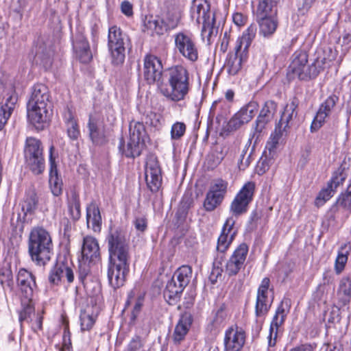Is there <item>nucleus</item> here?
I'll use <instances>...</instances> for the list:
<instances>
[{
  "label": "nucleus",
  "mask_w": 351,
  "mask_h": 351,
  "mask_svg": "<svg viewBox=\"0 0 351 351\" xmlns=\"http://www.w3.org/2000/svg\"><path fill=\"white\" fill-rule=\"evenodd\" d=\"M143 75L147 84H156L160 93L169 100L180 101L189 93V74L182 65L169 68L163 75L160 58L147 54L143 58Z\"/></svg>",
  "instance_id": "f257e3e1"
},
{
  "label": "nucleus",
  "mask_w": 351,
  "mask_h": 351,
  "mask_svg": "<svg viewBox=\"0 0 351 351\" xmlns=\"http://www.w3.org/2000/svg\"><path fill=\"white\" fill-rule=\"evenodd\" d=\"M51 101L49 88L43 84H36L32 87L27 104V119L38 130L47 126L51 114Z\"/></svg>",
  "instance_id": "f03ea898"
},
{
  "label": "nucleus",
  "mask_w": 351,
  "mask_h": 351,
  "mask_svg": "<svg viewBox=\"0 0 351 351\" xmlns=\"http://www.w3.org/2000/svg\"><path fill=\"white\" fill-rule=\"evenodd\" d=\"M52 248V239L47 230L39 226L31 230L28 239V252L36 265L45 266L51 259Z\"/></svg>",
  "instance_id": "7ed1b4c3"
},
{
  "label": "nucleus",
  "mask_w": 351,
  "mask_h": 351,
  "mask_svg": "<svg viewBox=\"0 0 351 351\" xmlns=\"http://www.w3.org/2000/svg\"><path fill=\"white\" fill-rule=\"evenodd\" d=\"M191 14L197 23H202V36L209 40L215 29V14L210 11L208 0H193Z\"/></svg>",
  "instance_id": "20e7f679"
},
{
  "label": "nucleus",
  "mask_w": 351,
  "mask_h": 351,
  "mask_svg": "<svg viewBox=\"0 0 351 351\" xmlns=\"http://www.w3.org/2000/svg\"><path fill=\"white\" fill-rule=\"evenodd\" d=\"M145 128L143 123L132 121L130 123V138L126 147L123 138H120L119 148L120 152L128 158H135L140 156L144 147L143 138Z\"/></svg>",
  "instance_id": "39448f33"
},
{
  "label": "nucleus",
  "mask_w": 351,
  "mask_h": 351,
  "mask_svg": "<svg viewBox=\"0 0 351 351\" xmlns=\"http://www.w3.org/2000/svg\"><path fill=\"white\" fill-rule=\"evenodd\" d=\"M109 259H130V245L125 233L119 228L110 227L106 237Z\"/></svg>",
  "instance_id": "423d86ee"
},
{
  "label": "nucleus",
  "mask_w": 351,
  "mask_h": 351,
  "mask_svg": "<svg viewBox=\"0 0 351 351\" xmlns=\"http://www.w3.org/2000/svg\"><path fill=\"white\" fill-rule=\"evenodd\" d=\"M128 41V36L117 25L110 27L108 34V47L110 52L112 63L120 65L125 60V44Z\"/></svg>",
  "instance_id": "0eeeda50"
},
{
  "label": "nucleus",
  "mask_w": 351,
  "mask_h": 351,
  "mask_svg": "<svg viewBox=\"0 0 351 351\" xmlns=\"http://www.w3.org/2000/svg\"><path fill=\"white\" fill-rule=\"evenodd\" d=\"M289 69L293 77L300 80H308L315 78L319 73L320 69L316 66V62L308 64V55L305 51H295Z\"/></svg>",
  "instance_id": "6e6552de"
},
{
  "label": "nucleus",
  "mask_w": 351,
  "mask_h": 351,
  "mask_svg": "<svg viewBox=\"0 0 351 351\" xmlns=\"http://www.w3.org/2000/svg\"><path fill=\"white\" fill-rule=\"evenodd\" d=\"M41 142L33 137L26 139L25 157L31 171L36 175L40 174L45 169V160Z\"/></svg>",
  "instance_id": "1a4fd4ad"
},
{
  "label": "nucleus",
  "mask_w": 351,
  "mask_h": 351,
  "mask_svg": "<svg viewBox=\"0 0 351 351\" xmlns=\"http://www.w3.org/2000/svg\"><path fill=\"white\" fill-rule=\"evenodd\" d=\"M176 49L186 60L195 62L198 60V47L192 34L184 32L174 36Z\"/></svg>",
  "instance_id": "9d476101"
},
{
  "label": "nucleus",
  "mask_w": 351,
  "mask_h": 351,
  "mask_svg": "<svg viewBox=\"0 0 351 351\" xmlns=\"http://www.w3.org/2000/svg\"><path fill=\"white\" fill-rule=\"evenodd\" d=\"M130 271V259H109L107 276L110 285L117 289L125 284Z\"/></svg>",
  "instance_id": "9b49d317"
},
{
  "label": "nucleus",
  "mask_w": 351,
  "mask_h": 351,
  "mask_svg": "<svg viewBox=\"0 0 351 351\" xmlns=\"http://www.w3.org/2000/svg\"><path fill=\"white\" fill-rule=\"evenodd\" d=\"M254 191V182H247L243 185L230 204V211L233 215L238 217L247 212L248 206L252 201Z\"/></svg>",
  "instance_id": "f8f14e48"
},
{
  "label": "nucleus",
  "mask_w": 351,
  "mask_h": 351,
  "mask_svg": "<svg viewBox=\"0 0 351 351\" xmlns=\"http://www.w3.org/2000/svg\"><path fill=\"white\" fill-rule=\"evenodd\" d=\"M227 189L228 182L222 179H217L211 182L204 202V207L206 211L214 210L222 203Z\"/></svg>",
  "instance_id": "ddd939ff"
},
{
  "label": "nucleus",
  "mask_w": 351,
  "mask_h": 351,
  "mask_svg": "<svg viewBox=\"0 0 351 351\" xmlns=\"http://www.w3.org/2000/svg\"><path fill=\"white\" fill-rule=\"evenodd\" d=\"M290 308V300L284 299L276 309L269 328V335L267 337L269 347H274L279 328L284 324Z\"/></svg>",
  "instance_id": "4468645a"
},
{
  "label": "nucleus",
  "mask_w": 351,
  "mask_h": 351,
  "mask_svg": "<svg viewBox=\"0 0 351 351\" xmlns=\"http://www.w3.org/2000/svg\"><path fill=\"white\" fill-rule=\"evenodd\" d=\"M16 281L23 302L32 301L36 287L35 276L30 271L21 268L18 271Z\"/></svg>",
  "instance_id": "2eb2a0df"
},
{
  "label": "nucleus",
  "mask_w": 351,
  "mask_h": 351,
  "mask_svg": "<svg viewBox=\"0 0 351 351\" xmlns=\"http://www.w3.org/2000/svg\"><path fill=\"white\" fill-rule=\"evenodd\" d=\"M338 97L335 95H330L321 104L319 108L311 125V132H317L326 121V119L330 115L335 108Z\"/></svg>",
  "instance_id": "dca6fc26"
},
{
  "label": "nucleus",
  "mask_w": 351,
  "mask_h": 351,
  "mask_svg": "<svg viewBox=\"0 0 351 351\" xmlns=\"http://www.w3.org/2000/svg\"><path fill=\"white\" fill-rule=\"evenodd\" d=\"M245 341V332L237 326H232L225 332L224 351H241Z\"/></svg>",
  "instance_id": "f3484780"
},
{
  "label": "nucleus",
  "mask_w": 351,
  "mask_h": 351,
  "mask_svg": "<svg viewBox=\"0 0 351 351\" xmlns=\"http://www.w3.org/2000/svg\"><path fill=\"white\" fill-rule=\"evenodd\" d=\"M248 252L245 243L240 244L234 251L226 265V273L231 276L237 275L243 267Z\"/></svg>",
  "instance_id": "a211bd4d"
},
{
  "label": "nucleus",
  "mask_w": 351,
  "mask_h": 351,
  "mask_svg": "<svg viewBox=\"0 0 351 351\" xmlns=\"http://www.w3.org/2000/svg\"><path fill=\"white\" fill-rule=\"evenodd\" d=\"M145 180L147 187L153 192H157L162 184L161 169L158 161L149 160L145 167Z\"/></svg>",
  "instance_id": "6ab92c4d"
},
{
  "label": "nucleus",
  "mask_w": 351,
  "mask_h": 351,
  "mask_svg": "<svg viewBox=\"0 0 351 351\" xmlns=\"http://www.w3.org/2000/svg\"><path fill=\"white\" fill-rule=\"evenodd\" d=\"M269 285V278H264L258 287L255 306V314L257 317H264L271 306V304L268 303L267 298Z\"/></svg>",
  "instance_id": "aec40b11"
},
{
  "label": "nucleus",
  "mask_w": 351,
  "mask_h": 351,
  "mask_svg": "<svg viewBox=\"0 0 351 351\" xmlns=\"http://www.w3.org/2000/svg\"><path fill=\"white\" fill-rule=\"evenodd\" d=\"M351 300V278H342L337 293V302L334 305L332 313H337L341 308L346 307Z\"/></svg>",
  "instance_id": "412c9836"
},
{
  "label": "nucleus",
  "mask_w": 351,
  "mask_h": 351,
  "mask_svg": "<svg viewBox=\"0 0 351 351\" xmlns=\"http://www.w3.org/2000/svg\"><path fill=\"white\" fill-rule=\"evenodd\" d=\"M64 278H66L68 283L73 282L74 280L73 271L64 263H57L50 271L49 282L53 285H58Z\"/></svg>",
  "instance_id": "4be33fe9"
},
{
  "label": "nucleus",
  "mask_w": 351,
  "mask_h": 351,
  "mask_svg": "<svg viewBox=\"0 0 351 351\" xmlns=\"http://www.w3.org/2000/svg\"><path fill=\"white\" fill-rule=\"evenodd\" d=\"M82 255L83 261H88L89 263H96L99 260V246L95 238L90 236L84 238Z\"/></svg>",
  "instance_id": "5701e85b"
},
{
  "label": "nucleus",
  "mask_w": 351,
  "mask_h": 351,
  "mask_svg": "<svg viewBox=\"0 0 351 351\" xmlns=\"http://www.w3.org/2000/svg\"><path fill=\"white\" fill-rule=\"evenodd\" d=\"M276 103L272 100H268L265 102L256 121L254 130L256 132L261 133L267 123L272 119L276 111Z\"/></svg>",
  "instance_id": "b1692460"
},
{
  "label": "nucleus",
  "mask_w": 351,
  "mask_h": 351,
  "mask_svg": "<svg viewBox=\"0 0 351 351\" xmlns=\"http://www.w3.org/2000/svg\"><path fill=\"white\" fill-rule=\"evenodd\" d=\"M53 150L54 147L53 145H51L49 149L50 171L49 182L53 195L58 196L62 191V181L58 176L55 158L53 156Z\"/></svg>",
  "instance_id": "393cba45"
},
{
  "label": "nucleus",
  "mask_w": 351,
  "mask_h": 351,
  "mask_svg": "<svg viewBox=\"0 0 351 351\" xmlns=\"http://www.w3.org/2000/svg\"><path fill=\"white\" fill-rule=\"evenodd\" d=\"M192 322L193 318L191 313L184 312L181 315V317L175 327L173 335V340L175 343L179 344L184 340L189 330Z\"/></svg>",
  "instance_id": "a878e982"
},
{
  "label": "nucleus",
  "mask_w": 351,
  "mask_h": 351,
  "mask_svg": "<svg viewBox=\"0 0 351 351\" xmlns=\"http://www.w3.org/2000/svg\"><path fill=\"white\" fill-rule=\"evenodd\" d=\"M277 14L256 15L260 33L265 37L272 35L278 27Z\"/></svg>",
  "instance_id": "bb28decb"
},
{
  "label": "nucleus",
  "mask_w": 351,
  "mask_h": 351,
  "mask_svg": "<svg viewBox=\"0 0 351 351\" xmlns=\"http://www.w3.org/2000/svg\"><path fill=\"white\" fill-rule=\"evenodd\" d=\"M184 288L175 278L168 281L164 291V297L170 305H174L180 300Z\"/></svg>",
  "instance_id": "cd10ccee"
},
{
  "label": "nucleus",
  "mask_w": 351,
  "mask_h": 351,
  "mask_svg": "<svg viewBox=\"0 0 351 351\" xmlns=\"http://www.w3.org/2000/svg\"><path fill=\"white\" fill-rule=\"evenodd\" d=\"M73 48L78 59L82 63H88L92 60L93 56L89 44L82 35L73 43Z\"/></svg>",
  "instance_id": "c85d7f7f"
},
{
  "label": "nucleus",
  "mask_w": 351,
  "mask_h": 351,
  "mask_svg": "<svg viewBox=\"0 0 351 351\" xmlns=\"http://www.w3.org/2000/svg\"><path fill=\"white\" fill-rule=\"evenodd\" d=\"M298 106V100L295 97L293 98L291 102L285 106L277 126L280 127L283 130H287V128L290 127V122L293 120V118L297 117L296 109Z\"/></svg>",
  "instance_id": "c756f323"
},
{
  "label": "nucleus",
  "mask_w": 351,
  "mask_h": 351,
  "mask_svg": "<svg viewBox=\"0 0 351 351\" xmlns=\"http://www.w3.org/2000/svg\"><path fill=\"white\" fill-rule=\"evenodd\" d=\"M234 49V53L229 54L226 64L228 73L232 75H237L241 70L243 62L246 56V54H243L245 52H243V50Z\"/></svg>",
  "instance_id": "7c9ffc66"
},
{
  "label": "nucleus",
  "mask_w": 351,
  "mask_h": 351,
  "mask_svg": "<svg viewBox=\"0 0 351 351\" xmlns=\"http://www.w3.org/2000/svg\"><path fill=\"white\" fill-rule=\"evenodd\" d=\"M86 223L88 228L94 232H99L101 225V217L98 206L90 203L86 208Z\"/></svg>",
  "instance_id": "2f4dec72"
},
{
  "label": "nucleus",
  "mask_w": 351,
  "mask_h": 351,
  "mask_svg": "<svg viewBox=\"0 0 351 351\" xmlns=\"http://www.w3.org/2000/svg\"><path fill=\"white\" fill-rule=\"evenodd\" d=\"M18 97L16 94L12 93L5 100V104H0V130L6 124L14 110Z\"/></svg>",
  "instance_id": "473e14b6"
},
{
  "label": "nucleus",
  "mask_w": 351,
  "mask_h": 351,
  "mask_svg": "<svg viewBox=\"0 0 351 351\" xmlns=\"http://www.w3.org/2000/svg\"><path fill=\"white\" fill-rule=\"evenodd\" d=\"M339 207L349 213H351V184L348 186L345 192L339 195L336 202L332 206L330 211L333 214H336L339 211Z\"/></svg>",
  "instance_id": "72a5a7b5"
},
{
  "label": "nucleus",
  "mask_w": 351,
  "mask_h": 351,
  "mask_svg": "<svg viewBox=\"0 0 351 351\" xmlns=\"http://www.w3.org/2000/svg\"><path fill=\"white\" fill-rule=\"evenodd\" d=\"M64 120L68 136L71 140H77L80 136V132L77 121L69 109L64 114Z\"/></svg>",
  "instance_id": "f704fd0d"
},
{
  "label": "nucleus",
  "mask_w": 351,
  "mask_h": 351,
  "mask_svg": "<svg viewBox=\"0 0 351 351\" xmlns=\"http://www.w3.org/2000/svg\"><path fill=\"white\" fill-rule=\"evenodd\" d=\"M38 199L34 190H28L22 202V210L25 215H32L37 209Z\"/></svg>",
  "instance_id": "c9c22d12"
},
{
  "label": "nucleus",
  "mask_w": 351,
  "mask_h": 351,
  "mask_svg": "<svg viewBox=\"0 0 351 351\" xmlns=\"http://www.w3.org/2000/svg\"><path fill=\"white\" fill-rule=\"evenodd\" d=\"M88 128L89 136L94 144L102 145L106 142L104 131L97 125L92 117L89 118Z\"/></svg>",
  "instance_id": "e433bc0d"
},
{
  "label": "nucleus",
  "mask_w": 351,
  "mask_h": 351,
  "mask_svg": "<svg viewBox=\"0 0 351 351\" xmlns=\"http://www.w3.org/2000/svg\"><path fill=\"white\" fill-rule=\"evenodd\" d=\"M256 33V27L254 25H251L245 32H243L242 36L238 38L235 49L237 51L243 50V52H246L252 40L254 38Z\"/></svg>",
  "instance_id": "4c0bfd02"
},
{
  "label": "nucleus",
  "mask_w": 351,
  "mask_h": 351,
  "mask_svg": "<svg viewBox=\"0 0 351 351\" xmlns=\"http://www.w3.org/2000/svg\"><path fill=\"white\" fill-rule=\"evenodd\" d=\"M278 0H258L256 15L277 14Z\"/></svg>",
  "instance_id": "58836bf2"
},
{
  "label": "nucleus",
  "mask_w": 351,
  "mask_h": 351,
  "mask_svg": "<svg viewBox=\"0 0 351 351\" xmlns=\"http://www.w3.org/2000/svg\"><path fill=\"white\" fill-rule=\"evenodd\" d=\"M172 278L185 288L192 278V268L189 265H182L176 271Z\"/></svg>",
  "instance_id": "ea45409f"
},
{
  "label": "nucleus",
  "mask_w": 351,
  "mask_h": 351,
  "mask_svg": "<svg viewBox=\"0 0 351 351\" xmlns=\"http://www.w3.org/2000/svg\"><path fill=\"white\" fill-rule=\"evenodd\" d=\"M68 206L72 218L74 220L80 219L81 215L79 195L72 190L68 195Z\"/></svg>",
  "instance_id": "a19ab883"
},
{
  "label": "nucleus",
  "mask_w": 351,
  "mask_h": 351,
  "mask_svg": "<svg viewBox=\"0 0 351 351\" xmlns=\"http://www.w3.org/2000/svg\"><path fill=\"white\" fill-rule=\"evenodd\" d=\"M350 251L351 245L350 243H346L341 246L335 261V269L337 273H340L344 268L348 261V256Z\"/></svg>",
  "instance_id": "79ce46f5"
},
{
  "label": "nucleus",
  "mask_w": 351,
  "mask_h": 351,
  "mask_svg": "<svg viewBox=\"0 0 351 351\" xmlns=\"http://www.w3.org/2000/svg\"><path fill=\"white\" fill-rule=\"evenodd\" d=\"M256 111L257 104L255 102H250L236 114L241 120V122H243V123L245 124L252 119L255 116Z\"/></svg>",
  "instance_id": "37998d69"
},
{
  "label": "nucleus",
  "mask_w": 351,
  "mask_h": 351,
  "mask_svg": "<svg viewBox=\"0 0 351 351\" xmlns=\"http://www.w3.org/2000/svg\"><path fill=\"white\" fill-rule=\"evenodd\" d=\"M181 19L180 12L176 8L169 9L165 16L162 19V23H165L167 28H176Z\"/></svg>",
  "instance_id": "c03bdc74"
},
{
  "label": "nucleus",
  "mask_w": 351,
  "mask_h": 351,
  "mask_svg": "<svg viewBox=\"0 0 351 351\" xmlns=\"http://www.w3.org/2000/svg\"><path fill=\"white\" fill-rule=\"evenodd\" d=\"M275 154L270 155L269 152L265 151L258 162L256 171L258 175L266 173L274 163Z\"/></svg>",
  "instance_id": "a18cd8bd"
},
{
  "label": "nucleus",
  "mask_w": 351,
  "mask_h": 351,
  "mask_svg": "<svg viewBox=\"0 0 351 351\" xmlns=\"http://www.w3.org/2000/svg\"><path fill=\"white\" fill-rule=\"evenodd\" d=\"M284 132H286V130H283L280 127L276 126L274 132L271 134L265 147V151L269 152L270 155L275 154V150Z\"/></svg>",
  "instance_id": "49530a36"
},
{
  "label": "nucleus",
  "mask_w": 351,
  "mask_h": 351,
  "mask_svg": "<svg viewBox=\"0 0 351 351\" xmlns=\"http://www.w3.org/2000/svg\"><path fill=\"white\" fill-rule=\"evenodd\" d=\"M21 303L23 308L19 313V322L21 323V326H22L24 322L29 324L33 321L32 317L36 316L34 313V308L31 304L32 301H29V302H23V300H21Z\"/></svg>",
  "instance_id": "de8ad7c7"
},
{
  "label": "nucleus",
  "mask_w": 351,
  "mask_h": 351,
  "mask_svg": "<svg viewBox=\"0 0 351 351\" xmlns=\"http://www.w3.org/2000/svg\"><path fill=\"white\" fill-rule=\"evenodd\" d=\"M335 193L334 189L328 184L326 187L323 188L319 193L315 199V205L317 207L323 206L328 200H329Z\"/></svg>",
  "instance_id": "09e8293b"
},
{
  "label": "nucleus",
  "mask_w": 351,
  "mask_h": 351,
  "mask_svg": "<svg viewBox=\"0 0 351 351\" xmlns=\"http://www.w3.org/2000/svg\"><path fill=\"white\" fill-rule=\"evenodd\" d=\"M234 239V233L230 236L221 232L217 240V250L221 253L226 252Z\"/></svg>",
  "instance_id": "8fccbe9b"
},
{
  "label": "nucleus",
  "mask_w": 351,
  "mask_h": 351,
  "mask_svg": "<svg viewBox=\"0 0 351 351\" xmlns=\"http://www.w3.org/2000/svg\"><path fill=\"white\" fill-rule=\"evenodd\" d=\"M12 272L9 267L0 269V283L4 288L5 286L11 287L12 285Z\"/></svg>",
  "instance_id": "3c124183"
},
{
  "label": "nucleus",
  "mask_w": 351,
  "mask_h": 351,
  "mask_svg": "<svg viewBox=\"0 0 351 351\" xmlns=\"http://www.w3.org/2000/svg\"><path fill=\"white\" fill-rule=\"evenodd\" d=\"M186 125L184 123H175L171 130V138L172 140L180 139L185 133Z\"/></svg>",
  "instance_id": "603ef678"
},
{
  "label": "nucleus",
  "mask_w": 351,
  "mask_h": 351,
  "mask_svg": "<svg viewBox=\"0 0 351 351\" xmlns=\"http://www.w3.org/2000/svg\"><path fill=\"white\" fill-rule=\"evenodd\" d=\"M81 329L82 330H89L93 326L95 319L86 312H82L80 315Z\"/></svg>",
  "instance_id": "864d4df0"
},
{
  "label": "nucleus",
  "mask_w": 351,
  "mask_h": 351,
  "mask_svg": "<svg viewBox=\"0 0 351 351\" xmlns=\"http://www.w3.org/2000/svg\"><path fill=\"white\" fill-rule=\"evenodd\" d=\"M144 26L146 29L151 30L156 34H160L162 31V26L158 20L154 19L153 16L146 17Z\"/></svg>",
  "instance_id": "5fc2aeb1"
},
{
  "label": "nucleus",
  "mask_w": 351,
  "mask_h": 351,
  "mask_svg": "<svg viewBox=\"0 0 351 351\" xmlns=\"http://www.w3.org/2000/svg\"><path fill=\"white\" fill-rule=\"evenodd\" d=\"M346 178L343 173V171H338L334 173L330 180L328 182V184L331 186L332 189L336 192L337 188L343 184Z\"/></svg>",
  "instance_id": "6e6d98bb"
},
{
  "label": "nucleus",
  "mask_w": 351,
  "mask_h": 351,
  "mask_svg": "<svg viewBox=\"0 0 351 351\" xmlns=\"http://www.w3.org/2000/svg\"><path fill=\"white\" fill-rule=\"evenodd\" d=\"M243 125H244L243 122H241V120L237 117V114H235L228 122L224 131L228 133L234 132L239 129Z\"/></svg>",
  "instance_id": "4d7b16f0"
},
{
  "label": "nucleus",
  "mask_w": 351,
  "mask_h": 351,
  "mask_svg": "<svg viewBox=\"0 0 351 351\" xmlns=\"http://www.w3.org/2000/svg\"><path fill=\"white\" fill-rule=\"evenodd\" d=\"M235 220L233 217H228L224 223L221 232L226 234L232 235L234 233V238L235 237L237 230L234 229Z\"/></svg>",
  "instance_id": "13d9d810"
},
{
  "label": "nucleus",
  "mask_w": 351,
  "mask_h": 351,
  "mask_svg": "<svg viewBox=\"0 0 351 351\" xmlns=\"http://www.w3.org/2000/svg\"><path fill=\"white\" fill-rule=\"evenodd\" d=\"M78 278L84 284L86 276L90 273V267L86 263V261H80Z\"/></svg>",
  "instance_id": "bf43d9fd"
},
{
  "label": "nucleus",
  "mask_w": 351,
  "mask_h": 351,
  "mask_svg": "<svg viewBox=\"0 0 351 351\" xmlns=\"http://www.w3.org/2000/svg\"><path fill=\"white\" fill-rule=\"evenodd\" d=\"M247 149H243L241 154V158L238 162V166L240 170H245L250 164V155L245 157Z\"/></svg>",
  "instance_id": "052dcab7"
},
{
  "label": "nucleus",
  "mask_w": 351,
  "mask_h": 351,
  "mask_svg": "<svg viewBox=\"0 0 351 351\" xmlns=\"http://www.w3.org/2000/svg\"><path fill=\"white\" fill-rule=\"evenodd\" d=\"M36 56L37 59L40 60V63L46 69L51 67L52 64V58L51 54L47 53L46 55H40L37 53Z\"/></svg>",
  "instance_id": "680f3d73"
},
{
  "label": "nucleus",
  "mask_w": 351,
  "mask_h": 351,
  "mask_svg": "<svg viewBox=\"0 0 351 351\" xmlns=\"http://www.w3.org/2000/svg\"><path fill=\"white\" fill-rule=\"evenodd\" d=\"M121 12L127 16H131L133 15V5L128 1H123L121 3Z\"/></svg>",
  "instance_id": "e2e57ef3"
},
{
  "label": "nucleus",
  "mask_w": 351,
  "mask_h": 351,
  "mask_svg": "<svg viewBox=\"0 0 351 351\" xmlns=\"http://www.w3.org/2000/svg\"><path fill=\"white\" fill-rule=\"evenodd\" d=\"M141 339L139 337H134L128 346V351H137L142 347Z\"/></svg>",
  "instance_id": "0e129e2a"
},
{
  "label": "nucleus",
  "mask_w": 351,
  "mask_h": 351,
  "mask_svg": "<svg viewBox=\"0 0 351 351\" xmlns=\"http://www.w3.org/2000/svg\"><path fill=\"white\" fill-rule=\"evenodd\" d=\"M35 319L30 322L31 327L34 332H36L38 330H41L43 327V317L40 315H36L34 317Z\"/></svg>",
  "instance_id": "69168bd1"
},
{
  "label": "nucleus",
  "mask_w": 351,
  "mask_h": 351,
  "mask_svg": "<svg viewBox=\"0 0 351 351\" xmlns=\"http://www.w3.org/2000/svg\"><path fill=\"white\" fill-rule=\"evenodd\" d=\"M71 347V342L70 339L69 332L64 331L63 336V343L60 351H64L66 350H69Z\"/></svg>",
  "instance_id": "338daca9"
},
{
  "label": "nucleus",
  "mask_w": 351,
  "mask_h": 351,
  "mask_svg": "<svg viewBox=\"0 0 351 351\" xmlns=\"http://www.w3.org/2000/svg\"><path fill=\"white\" fill-rule=\"evenodd\" d=\"M316 346L310 343H304L298 346L289 351H315Z\"/></svg>",
  "instance_id": "774afa93"
}]
</instances>
